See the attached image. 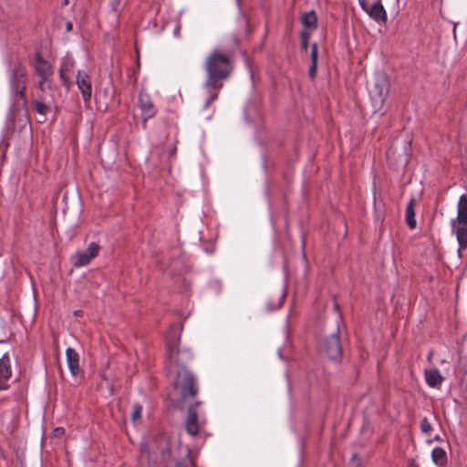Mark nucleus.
I'll list each match as a JSON object with an SVG mask.
<instances>
[{
  "label": "nucleus",
  "instance_id": "f257e3e1",
  "mask_svg": "<svg viewBox=\"0 0 467 467\" xmlns=\"http://www.w3.org/2000/svg\"><path fill=\"white\" fill-rule=\"evenodd\" d=\"M192 354L186 349H180L177 342L167 341V369L173 376V390L177 396L176 402L180 408L187 407L185 420L186 431L196 436L200 431L197 409L201 401H195L198 387L195 377L190 372L186 364L191 360Z\"/></svg>",
  "mask_w": 467,
  "mask_h": 467
},
{
  "label": "nucleus",
  "instance_id": "f03ea898",
  "mask_svg": "<svg viewBox=\"0 0 467 467\" xmlns=\"http://www.w3.org/2000/svg\"><path fill=\"white\" fill-rule=\"evenodd\" d=\"M234 67V54L214 48L206 57L203 69L206 79L203 88L208 91L209 98L204 108H208L218 98V91L223 88V81L230 78Z\"/></svg>",
  "mask_w": 467,
  "mask_h": 467
},
{
  "label": "nucleus",
  "instance_id": "7ed1b4c3",
  "mask_svg": "<svg viewBox=\"0 0 467 467\" xmlns=\"http://www.w3.org/2000/svg\"><path fill=\"white\" fill-rule=\"evenodd\" d=\"M389 90V81L386 75L379 74L369 83L368 93L375 112L380 111Z\"/></svg>",
  "mask_w": 467,
  "mask_h": 467
},
{
  "label": "nucleus",
  "instance_id": "20e7f679",
  "mask_svg": "<svg viewBox=\"0 0 467 467\" xmlns=\"http://www.w3.org/2000/svg\"><path fill=\"white\" fill-rule=\"evenodd\" d=\"M320 351L327 356L331 360L337 361L341 358L342 347L339 338V328L330 336L326 337L320 344Z\"/></svg>",
  "mask_w": 467,
  "mask_h": 467
},
{
  "label": "nucleus",
  "instance_id": "39448f33",
  "mask_svg": "<svg viewBox=\"0 0 467 467\" xmlns=\"http://www.w3.org/2000/svg\"><path fill=\"white\" fill-rule=\"evenodd\" d=\"M26 83V68L19 64L13 69L12 78L10 80L11 89L16 97H19L20 99H25Z\"/></svg>",
  "mask_w": 467,
  "mask_h": 467
},
{
  "label": "nucleus",
  "instance_id": "423d86ee",
  "mask_svg": "<svg viewBox=\"0 0 467 467\" xmlns=\"http://www.w3.org/2000/svg\"><path fill=\"white\" fill-rule=\"evenodd\" d=\"M99 250L100 247L98 244L90 243L86 251L77 252L72 255L71 263L77 268L85 266L99 254Z\"/></svg>",
  "mask_w": 467,
  "mask_h": 467
},
{
  "label": "nucleus",
  "instance_id": "0eeeda50",
  "mask_svg": "<svg viewBox=\"0 0 467 467\" xmlns=\"http://www.w3.org/2000/svg\"><path fill=\"white\" fill-rule=\"evenodd\" d=\"M74 67L75 60L73 59L72 56L69 54L65 55L61 58L58 73L62 86H64L67 90H69L70 87L72 86L70 74L73 72Z\"/></svg>",
  "mask_w": 467,
  "mask_h": 467
},
{
  "label": "nucleus",
  "instance_id": "6e6552de",
  "mask_svg": "<svg viewBox=\"0 0 467 467\" xmlns=\"http://www.w3.org/2000/svg\"><path fill=\"white\" fill-rule=\"evenodd\" d=\"M138 105L141 111L143 129H146L147 120L156 115V109L150 96L144 92L140 93Z\"/></svg>",
  "mask_w": 467,
  "mask_h": 467
},
{
  "label": "nucleus",
  "instance_id": "1a4fd4ad",
  "mask_svg": "<svg viewBox=\"0 0 467 467\" xmlns=\"http://www.w3.org/2000/svg\"><path fill=\"white\" fill-rule=\"evenodd\" d=\"M359 5L375 21L385 22L387 20V13L380 0L373 5H369L368 0H359Z\"/></svg>",
  "mask_w": 467,
  "mask_h": 467
},
{
  "label": "nucleus",
  "instance_id": "9d476101",
  "mask_svg": "<svg viewBox=\"0 0 467 467\" xmlns=\"http://www.w3.org/2000/svg\"><path fill=\"white\" fill-rule=\"evenodd\" d=\"M76 84L81 92L83 100L88 103L92 97V84L89 75L84 71L78 70L76 76Z\"/></svg>",
  "mask_w": 467,
  "mask_h": 467
},
{
  "label": "nucleus",
  "instance_id": "9b49d317",
  "mask_svg": "<svg viewBox=\"0 0 467 467\" xmlns=\"http://www.w3.org/2000/svg\"><path fill=\"white\" fill-rule=\"evenodd\" d=\"M33 67L37 78H53V66L39 52L36 55Z\"/></svg>",
  "mask_w": 467,
  "mask_h": 467
},
{
  "label": "nucleus",
  "instance_id": "f8f14e48",
  "mask_svg": "<svg viewBox=\"0 0 467 467\" xmlns=\"http://www.w3.org/2000/svg\"><path fill=\"white\" fill-rule=\"evenodd\" d=\"M12 376L11 362L8 354H5L0 358V390L7 389L8 385L6 381Z\"/></svg>",
  "mask_w": 467,
  "mask_h": 467
},
{
  "label": "nucleus",
  "instance_id": "ddd939ff",
  "mask_svg": "<svg viewBox=\"0 0 467 467\" xmlns=\"http://www.w3.org/2000/svg\"><path fill=\"white\" fill-rule=\"evenodd\" d=\"M67 362L68 368L73 376H77L80 370L79 355L72 348H67L66 350Z\"/></svg>",
  "mask_w": 467,
  "mask_h": 467
},
{
  "label": "nucleus",
  "instance_id": "4468645a",
  "mask_svg": "<svg viewBox=\"0 0 467 467\" xmlns=\"http://www.w3.org/2000/svg\"><path fill=\"white\" fill-rule=\"evenodd\" d=\"M456 223H467V196L462 195L458 202V214L456 219L451 221V228L456 227Z\"/></svg>",
  "mask_w": 467,
  "mask_h": 467
},
{
  "label": "nucleus",
  "instance_id": "2eb2a0df",
  "mask_svg": "<svg viewBox=\"0 0 467 467\" xmlns=\"http://www.w3.org/2000/svg\"><path fill=\"white\" fill-rule=\"evenodd\" d=\"M36 97L37 99L34 101V109L37 113L46 115L49 109V104L53 99V96L37 94Z\"/></svg>",
  "mask_w": 467,
  "mask_h": 467
},
{
  "label": "nucleus",
  "instance_id": "dca6fc26",
  "mask_svg": "<svg viewBox=\"0 0 467 467\" xmlns=\"http://www.w3.org/2000/svg\"><path fill=\"white\" fill-rule=\"evenodd\" d=\"M456 234L457 241L459 244V253L467 248V223H456V227L452 228Z\"/></svg>",
  "mask_w": 467,
  "mask_h": 467
},
{
  "label": "nucleus",
  "instance_id": "f3484780",
  "mask_svg": "<svg viewBox=\"0 0 467 467\" xmlns=\"http://www.w3.org/2000/svg\"><path fill=\"white\" fill-rule=\"evenodd\" d=\"M425 379L428 385L431 388H440L443 381V377L437 368L426 370Z\"/></svg>",
  "mask_w": 467,
  "mask_h": 467
},
{
  "label": "nucleus",
  "instance_id": "a211bd4d",
  "mask_svg": "<svg viewBox=\"0 0 467 467\" xmlns=\"http://www.w3.org/2000/svg\"><path fill=\"white\" fill-rule=\"evenodd\" d=\"M416 200L412 197L406 207V223L410 229H415L417 222L415 219Z\"/></svg>",
  "mask_w": 467,
  "mask_h": 467
},
{
  "label": "nucleus",
  "instance_id": "6ab92c4d",
  "mask_svg": "<svg viewBox=\"0 0 467 467\" xmlns=\"http://www.w3.org/2000/svg\"><path fill=\"white\" fill-rule=\"evenodd\" d=\"M310 59L311 65L309 67L308 75L311 79H314L317 75V45L316 43L311 46Z\"/></svg>",
  "mask_w": 467,
  "mask_h": 467
},
{
  "label": "nucleus",
  "instance_id": "aec40b11",
  "mask_svg": "<svg viewBox=\"0 0 467 467\" xmlns=\"http://www.w3.org/2000/svg\"><path fill=\"white\" fill-rule=\"evenodd\" d=\"M301 22L307 29H315L317 27V16L314 11L305 13L301 16Z\"/></svg>",
  "mask_w": 467,
  "mask_h": 467
},
{
  "label": "nucleus",
  "instance_id": "412c9836",
  "mask_svg": "<svg viewBox=\"0 0 467 467\" xmlns=\"http://www.w3.org/2000/svg\"><path fill=\"white\" fill-rule=\"evenodd\" d=\"M455 371L462 379L467 377V357L462 354V351L459 353V360Z\"/></svg>",
  "mask_w": 467,
  "mask_h": 467
},
{
  "label": "nucleus",
  "instance_id": "4be33fe9",
  "mask_svg": "<svg viewBox=\"0 0 467 467\" xmlns=\"http://www.w3.org/2000/svg\"><path fill=\"white\" fill-rule=\"evenodd\" d=\"M432 461L441 466H443L447 462V455L445 451L441 447H436L431 451Z\"/></svg>",
  "mask_w": 467,
  "mask_h": 467
},
{
  "label": "nucleus",
  "instance_id": "5701e85b",
  "mask_svg": "<svg viewBox=\"0 0 467 467\" xmlns=\"http://www.w3.org/2000/svg\"><path fill=\"white\" fill-rule=\"evenodd\" d=\"M53 78H38L36 84L37 94H46L47 89H52Z\"/></svg>",
  "mask_w": 467,
  "mask_h": 467
},
{
  "label": "nucleus",
  "instance_id": "b1692460",
  "mask_svg": "<svg viewBox=\"0 0 467 467\" xmlns=\"http://www.w3.org/2000/svg\"><path fill=\"white\" fill-rule=\"evenodd\" d=\"M142 411V407L139 403L133 405L132 412H131V420L136 423L138 420L140 419Z\"/></svg>",
  "mask_w": 467,
  "mask_h": 467
},
{
  "label": "nucleus",
  "instance_id": "393cba45",
  "mask_svg": "<svg viewBox=\"0 0 467 467\" xmlns=\"http://www.w3.org/2000/svg\"><path fill=\"white\" fill-rule=\"evenodd\" d=\"M301 37V47L303 50H306L308 47V40L310 38V33L307 31H302L300 34Z\"/></svg>",
  "mask_w": 467,
  "mask_h": 467
},
{
  "label": "nucleus",
  "instance_id": "a878e982",
  "mask_svg": "<svg viewBox=\"0 0 467 467\" xmlns=\"http://www.w3.org/2000/svg\"><path fill=\"white\" fill-rule=\"evenodd\" d=\"M431 425L427 418H424L420 421V430L424 434H429L431 431Z\"/></svg>",
  "mask_w": 467,
  "mask_h": 467
},
{
  "label": "nucleus",
  "instance_id": "bb28decb",
  "mask_svg": "<svg viewBox=\"0 0 467 467\" xmlns=\"http://www.w3.org/2000/svg\"><path fill=\"white\" fill-rule=\"evenodd\" d=\"M360 464H361V462H360L359 458L356 454L352 455V457L349 461L348 466L349 467H359Z\"/></svg>",
  "mask_w": 467,
  "mask_h": 467
},
{
  "label": "nucleus",
  "instance_id": "cd10ccee",
  "mask_svg": "<svg viewBox=\"0 0 467 467\" xmlns=\"http://www.w3.org/2000/svg\"><path fill=\"white\" fill-rule=\"evenodd\" d=\"M180 30H181V26H180V25H178V26H176V28L174 29V35H175L176 36H180Z\"/></svg>",
  "mask_w": 467,
  "mask_h": 467
},
{
  "label": "nucleus",
  "instance_id": "c85d7f7f",
  "mask_svg": "<svg viewBox=\"0 0 467 467\" xmlns=\"http://www.w3.org/2000/svg\"><path fill=\"white\" fill-rule=\"evenodd\" d=\"M66 28H67V31H71L72 28H73V25L71 22H67V25H66Z\"/></svg>",
  "mask_w": 467,
  "mask_h": 467
},
{
  "label": "nucleus",
  "instance_id": "c756f323",
  "mask_svg": "<svg viewBox=\"0 0 467 467\" xmlns=\"http://www.w3.org/2000/svg\"><path fill=\"white\" fill-rule=\"evenodd\" d=\"M176 467H187L185 464L182 463V462H178L176 464Z\"/></svg>",
  "mask_w": 467,
  "mask_h": 467
},
{
  "label": "nucleus",
  "instance_id": "7c9ffc66",
  "mask_svg": "<svg viewBox=\"0 0 467 467\" xmlns=\"http://www.w3.org/2000/svg\"><path fill=\"white\" fill-rule=\"evenodd\" d=\"M119 5V3H115V4L113 5V9H114V11H117V5Z\"/></svg>",
  "mask_w": 467,
  "mask_h": 467
},
{
  "label": "nucleus",
  "instance_id": "2f4dec72",
  "mask_svg": "<svg viewBox=\"0 0 467 467\" xmlns=\"http://www.w3.org/2000/svg\"><path fill=\"white\" fill-rule=\"evenodd\" d=\"M80 312H81L80 310H78V311H75V313H74V314H75L76 316H78V315L80 314Z\"/></svg>",
  "mask_w": 467,
  "mask_h": 467
},
{
  "label": "nucleus",
  "instance_id": "473e14b6",
  "mask_svg": "<svg viewBox=\"0 0 467 467\" xmlns=\"http://www.w3.org/2000/svg\"><path fill=\"white\" fill-rule=\"evenodd\" d=\"M65 5L68 4V0H64Z\"/></svg>",
  "mask_w": 467,
  "mask_h": 467
},
{
  "label": "nucleus",
  "instance_id": "72a5a7b5",
  "mask_svg": "<svg viewBox=\"0 0 467 467\" xmlns=\"http://www.w3.org/2000/svg\"><path fill=\"white\" fill-rule=\"evenodd\" d=\"M56 431H57V433H60V429H57Z\"/></svg>",
  "mask_w": 467,
  "mask_h": 467
},
{
  "label": "nucleus",
  "instance_id": "f704fd0d",
  "mask_svg": "<svg viewBox=\"0 0 467 467\" xmlns=\"http://www.w3.org/2000/svg\"><path fill=\"white\" fill-rule=\"evenodd\" d=\"M56 431H57V433H60V429H57Z\"/></svg>",
  "mask_w": 467,
  "mask_h": 467
},
{
  "label": "nucleus",
  "instance_id": "c9c22d12",
  "mask_svg": "<svg viewBox=\"0 0 467 467\" xmlns=\"http://www.w3.org/2000/svg\"><path fill=\"white\" fill-rule=\"evenodd\" d=\"M150 467H152V466H150Z\"/></svg>",
  "mask_w": 467,
  "mask_h": 467
}]
</instances>
